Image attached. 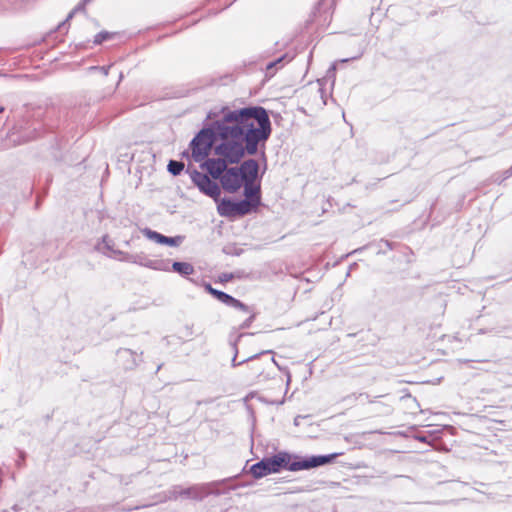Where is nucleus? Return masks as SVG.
I'll use <instances>...</instances> for the list:
<instances>
[{"label": "nucleus", "mask_w": 512, "mask_h": 512, "mask_svg": "<svg viewBox=\"0 0 512 512\" xmlns=\"http://www.w3.org/2000/svg\"><path fill=\"white\" fill-rule=\"evenodd\" d=\"M271 122L261 106H250L228 113L217 125L221 142L214 146L218 158H208L201 164L213 179H220L229 164H237L248 155H255L258 146L268 140Z\"/></svg>", "instance_id": "nucleus-1"}, {"label": "nucleus", "mask_w": 512, "mask_h": 512, "mask_svg": "<svg viewBox=\"0 0 512 512\" xmlns=\"http://www.w3.org/2000/svg\"><path fill=\"white\" fill-rule=\"evenodd\" d=\"M339 455L340 453H333L300 458L286 452H279L271 458L262 459L252 465L250 473L259 479L271 473H277L281 468H286L289 471L309 470L331 463Z\"/></svg>", "instance_id": "nucleus-2"}, {"label": "nucleus", "mask_w": 512, "mask_h": 512, "mask_svg": "<svg viewBox=\"0 0 512 512\" xmlns=\"http://www.w3.org/2000/svg\"><path fill=\"white\" fill-rule=\"evenodd\" d=\"M236 109L224 108L222 117L212 123L210 128L202 129L191 141L190 147L192 158L195 162H202L211 152L213 145L221 142V137L217 133V125L223 122L228 113L234 112Z\"/></svg>", "instance_id": "nucleus-3"}, {"label": "nucleus", "mask_w": 512, "mask_h": 512, "mask_svg": "<svg viewBox=\"0 0 512 512\" xmlns=\"http://www.w3.org/2000/svg\"><path fill=\"white\" fill-rule=\"evenodd\" d=\"M112 246H113V241L107 235H105L102 238V242L97 245V250L102 251V252H105V250H107L111 253L110 256L112 254L118 255V256H120V260L132 262V263H138L140 265H143L145 267L152 268L155 270L167 271L169 269L167 263H165L163 261L147 260L145 262H142V261L138 260V258H139L138 256H134V255L122 252L120 250H114Z\"/></svg>", "instance_id": "nucleus-4"}, {"label": "nucleus", "mask_w": 512, "mask_h": 512, "mask_svg": "<svg viewBox=\"0 0 512 512\" xmlns=\"http://www.w3.org/2000/svg\"><path fill=\"white\" fill-rule=\"evenodd\" d=\"M219 215L223 217L234 218L237 216H244L255 211L250 201L240 200L234 202L230 199H222L217 206Z\"/></svg>", "instance_id": "nucleus-5"}, {"label": "nucleus", "mask_w": 512, "mask_h": 512, "mask_svg": "<svg viewBox=\"0 0 512 512\" xmlns=\"http://www.w3.org/2000/svg\"><path fill=\"white\" fill-rule=\"evenodd\" d=\"M193 184L205 195L217 199L220 196L221 190L219 185L211 180L208 175L199 172L195 169H188Z\"/></svg>", "instance_id": "nucleus-6"}, {"label": "nucleus", "mask_w": 512, "mask_h": 512, "mask_svg": "<svg viewBox=\"0 0 512 512\" xmlns=\"http://www.w3.org/2000/svg\"><path fill=\"white\" fill-rule=\"evenodd\" d=\"M223 189L229 193L236 192L243 184V176L238 167L227 168L220 177Z\"/></svg>", "instance_id": "nucleus-7"}, {"label": "nucleus", "mask_w": 512, "mask_h": 512, "mask_svg": "<svg viewBox=\"0 0 512 512\" xmlns=\"http://www.w3.org/2000/svg\"><path fill=\"white\" fill-rule=\"evenodd\" d=\"M206 289L217 300H219L220 302L226 304L227 306L234 307V308H237V309H241V310H243L245 312H249V308L244 303H242L241 301L235 299L234 297L230 296L229 294H227L225 292H222V291H219V290H216V289L212 288V286L209 285V284L206 285Z\"/></svg>", "instance_id": "nucleus-8"}, {"label": "nucleus", "mask_w": 512, "mask_h": 512, "mask_svg": "<svg viewBox=\"0 0 512 512\" xmlns=\"http://www.w3.org/2000/svg\"><path fill=\"white\" fill-rule=\"evenodd\" d=\"M245 201H250L252 207L256 210L260 205V187L254 184V181H243Z\"/></svg>", "instance_id": "nucleus-9"}, {"label": "nucleus", "mask_w": 512, "mask_h": 512, "mask_svg": "<svg viewBox=\"0 0 512 512\" xmlns=\"http://www.w3.org/2000/svg\"><path fill=\"white\" fill-rule=\"evenodd\" d=\"M238 170L243 176V181H254L258 175L259 165L256 160L248 159L238 167Z\"/></svg>", "instance_id": "nucleus-10"}, {"label": "nucleus", "mask_w": 512, "mask_h": 512, "mask_svg": "<svg viewBox=\"0 0 512 512\" xmlns=\"http://www.w3.org/2000/svg\"><path fill=\"white\" fill-rule=\"evenodd\" d=\"M118 358L120 360H126L127 363L125 364L127 369H132L135 366L138 365L140 359H138L137 354L127 348H121L117 351Z\"/></svg>", "instance_id": "nucleus-11"}, {"label": "nucleus", "mask_w": 512, "mask_h": 512, "mask_svg": "<svg viewBox=\"0 0 512 512\" xmlns=\"http://www.w3.org/2000/svg\"><path fill=\"white\" fill-rule=\"evenodd\" d=\"M178 497L192 498V499H201V492L197 487H190L186 489L177 488L173 490V498L177 499Z\"/></svg>", "instance_id": "nucleus-12"}, {"label": "nucleus", "mask_w": 512, "mask_h": 512, "mask_svg": "<svg viewBox=\"0 0 512 512\" xmlns=\"http://www.w3.org/2000/svg\"><path fill=\"white\" fill-rule=\"evenodd\" d=\"M172 269L174 272H177L182 276L191 275L195 271L193 265L187 262H174L172 264Z\"/></svg>", "instance_id": "nucleus-13"}, {"label": "nucleus", "mask_w": 512, "mask_h": 512, "mask_svg": "<svg viewBox=\"0 0 512 512\" xmlns=\"http://www.w3.org/2000/svg\"><path fill=\"white\" fill-rule=\"evenodd\" d=\"M167 168L172 175L176 176L183 171L184 163L180 161L170 160Z\"/></svg>", "instance_id": "nucleus-14"}, {"label": "nucleus", "mask_w": 512, "mask_h": 512, "mask_svg": "<svg viewBox=\"0 0 512 512\" xmlns=\"http://www.w3.org/2000/svg\"><path fill=\"white\" fill-rule=\"evenodd\" d=\"M34 133H35V129L30 134L25 135V137H23V139L20 140L17 137V132L16 131H12L10 133V135H9V139L14 144H22V143H25V142L33 139L34 138Z\"/></svg>", "instance_id": "nucleus-15"}, {"label": "nucleus", "mask_w": 512, "mask_h": 512, "mask_svg": "<svg viewBox=\"0 0 512 512\" xmlns=\"http://www.w3.org/2000/svg\"><path fill=\"white\" fill-rule=\"evenodd\" d=\"M142 233L149 240L155 241L156 243L160 244L161 239H162V234H160V233H158L156 231H153V230H151L149 228H144L142 230Z\"/></svg>", "instance_id": "nucleus-16"}, {"label": "nucleus", "mask_w": 512, "mask_h": 512, "mask_svg": "<svg viewBox=\"0 0 512 512\" xmlns=\"http://www.w3.org/2000/svg\"><path fill=\"white\" fill-rule=\"evenodd\" d=\"M181 242H182L181 236L168 237V236L162 235L160 244L169 245V246H178Z\"/></svg>", "instance_id": "nucleus-17"}, {"label": "nucleus", "mask_w": 512, "mask_h": 512, "mask_svg": "<svg viewBox=\"0 0 512 512\" xmlns=\"http://www.w3.org/2000/svg\"><path fill=\"white\" fill-rule=\"evenodd\" d=\"M113 36L112 33H109V32H106V31H102L100 33H98L95 37H94V43L95 44H101L102 42L108 40V39H111Z\"/></svg>", "instance_id": "nucleus-18"}, {"label": "nucleus", "mask_w": 512, "mask_h": 512, "mask_svg": "<svg viewBox=\"0 0 512 512\" xmlns=\"http://www.w3.org/2000/svg\"><path fill=\"white\" fill-rule=\"evenodd\" d=\"M288 62L290 61V58L288 59L287 55L279 57L277 60L269 62L266 66L267 72H269L272 68L276 67L278 64H281L283 61Z\"/></svg>", "instance_id": "nucleus-19"}, {"label": "nucleus", "mask_w": 512, "mask_h": 512, "mask_svg": "<svg viewBox=\"0 0 512 512\" xmlns=\"http://www.w3.org/2000/svg\"><path fill=\"white\" fill-rule=\"evenodd\" d=\"M80 10H83V9L81 8V5H78L77 7H75V8H74V9H73L69 14H68V16H67L66 20H65L64 22H62V23L58 26V28H59V29H61V27H63V26L65 25V23H66V22L70 21V20L73 18L74 14H75L76 12L80 11Z\"/></svg>", "instance_id": "nucleus-20"}, {"label": "nucleus", "mask_w": 512, "mask_h": 512, "mask_svg": "<svg viewBox=\"0 0 512 512\" xmlns=\"http://www.w3.org/2000/svg\"><path fill=\"white\" fill-rule=\"evenodd\" d=\"M182 334L185 337H191L193 335V325H185Z\"/></svg>", "instance_id": "nucleus-21"}, {"label": "nucleus", "mask_w": 512, "mask_h": 512, "mask_svg": "<svg viewBox=\"0 0 512 512\" xmlns=\"http://www.w3.org/2000/svg\"><path fill=\"white\" fill-rule=\"evenodd\" d=\"M510 176H512V166L504 172V177H503V179H507V178H509Z\"/></svg>", "instance_id": "nucleus-22"}, {"label": "nucleus", "mask_w": 512, "mask_h": 512, "mask_svg": "<svg viewBox=\"0 0 512 512\" xmlns=\"http://www.w3.org/2000/svg\"><path fill=\"white\" fill-rule=\"evenodd\" d=\"M110 67L111 66H107V67L103 66L100 69H101V71L103 72L104 75H108Z\"/></svg>", "instance_id": "nucleus-23"}, {"label": "nucleus", "mask_w": 512, "mask_h": 512, "mask_svg": "<svg viewBox=\"0 0 512 512\" xmlns=\"http://www.w3.org/2000/svg\"><path fill=\"white\" fill-rule=\"evenodd\" d=\"M253 320V316H251L247 321H245L244 326L247 327L249 323H251Z\"/></svg>", "instance_id": "nucleus-24"}, {"label": "nucleus", "mask_w": 512, "mask_h": 512, "mask_svg": "<svg viewBox=\"0 0 512 512\" xmlns=\"http://www.w3.org/2000/svg\"><path fill=\"white\" fill-rule=\"evenodd\" d=\"M240 363H236V355L234 356L233 360H232V366H237L239 365Z\"/></svg>", "instance_id": "nucleus-25"}, {"label": "nucleus", "mask_w": 512, "mask_h": 512, "mask_svg": "<svg viewBox=\"0 0 512 512\" xmlns=\"http://www.w3.org/2000/svg\"><path fill=\"white\" fill-rule=\"evenodd\" d=\"M3 110H4V108H3V107H0V112H2Z\"/></svg>", "instance_id": "nucleus-26"}]
</instances>
